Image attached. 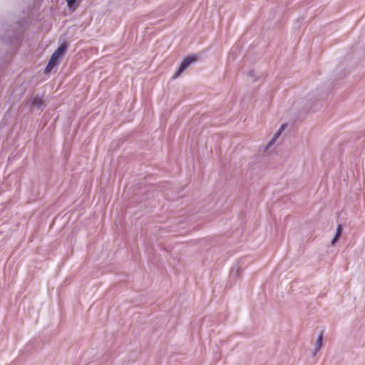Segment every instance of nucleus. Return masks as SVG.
Wrapping results in <instances>:
<instances>
[{
	"mask_svg": "<svg viewBox=\"0 0 365 365\" xmlns=\"http://www.w3.org/2000/svg\"><path fill=\"white\" fill-rule=\"evenodd\" d=\"M197 60L196 57L194 56H188L184 59V61L181 63L178 70L175 71L173 75V78H178L180 74L188 68V66L195 62Z\"/></svg>",
	"mask_w": 365,
	"mask_h": 365,
	"instance_id": "f257e3e1",
	"label": "nucleus"
},
{
	"mask_svg": "<svg viewBox=\"0 0 365 365\" xmlns=\"http://www.w3.org/2000/svg\"><path fill=\"white\" fill-rule=\"evenodd\" d=\"M26 106L32 107L37 109H41L44 107L43 100L41 97H31L25 103Z\"/></svg>",
	"mask_w": 365,
	"mask_h": 365,
	"instance_id": "f03ea898",
	"label": "nucleus"
},
{
	"mask_svg": "<svg viewBox=\"0 0 365 365\" xmlns=\"http://www.w3.org/2000/svg\"><path fill=\"white\" fill-rule=\"evenodd\" d=\"M67 46L65 44H61L52 54L51 63H56L58 60L61 58L66 53Z\"/></svg>",
	"mask_w": 365,
	"mask_h": 365,
	"instance_id": "7ed1b4c3",
	"label": "nucleus"
},
{
	"mask_svg": "<svg viewBox=\"0 0 365 365\" xmlns=\"http://www.w3.org/2000/svg\"><path fill=\"white\" fill-rule=\"evenodd\" d=\"M285 128H286V124H282L280 126L279 130L274 133V135H273L272 138L270 140L269 143L265 147V150H268L276 142V140L279 137V135L283 132V130H284Z\"/></svg>",
	"mask_w": 365,
	"mask_h": 365,
	"instance_id": "20e7f679",
	"label": "nucleus"
},
{
	"mask_svg": "<svg viewBox=\"0 0 365 365\" xmlns=\"http://www.w3.org/2000/svg\"><path fill=\"white\" fill-rule=\"evenodd\" d=\"M322 340H323V334L321 333L317 339V341L314 344V351L313 353V355L314 356L316 353L321 349L322 345Z\"/></svg>",
	"mask_w": 365,
	"mask_h": 365,
	"instance_id": "39448f33",
	"label": "nucleus"
},
{
	"mask_svg": "<svg viewBox=\"0 0 365 365\" xmlns=\"http://www.w3.org/2000/svg\"><path fill=\"white\" fill-rule=\"evenodd\" d=\"M341 232H342V227L341 225H339L337 227L334 237L333 238V240L331 242V244L332 245H334L337 242V240H339V238L340 237V236L341 235Z\"/></svg>",
	"mask_w": 365,
	"mask_h": 365,
	"instance_id": "423d86ee",
	"label": "nucleus"
},
{
	"mask_svg": "<svg viewBox=\"0 0 365 365\" xmlns=\"http://www.w3.org/2000/svg\"><path fill=\"white\" fill-rule=\"evenodd\" d=\"M68 6L70 9H75L77 7L76 0H66Z\"/></svg>",
	"mask_w": 365,
	"mask_h": 365,
	"instance_id": "0eeeda50",
	"label": "nucleus"
},
{
	"mask_svg": "<svg viewBox=\"0 0 365 365\" xmlns=\"http://www.w3.org/2000/svg\"><path fill=\"white\" fill-rule=\"evenodd\" d=\"M56 64V63H51V58L50 59L48 65L46 66V71H50L52 67Z\"/></svg>",
	"mask_w": 365,
	"mask_h": 365,
	"instance_id": "6e6552de",
	"label": "nucleus"
},
{
	"mask_svg": "<svg viewBox=\"0 0 365 365\" xmlns=\"http://www.w3.org/2000/svg\"><path fill=\"white\" fill-rule=\"evenodd\" d=\"M249 76L252 77L254 76V71H250Z\"/></svg>",
	"mask_w": 365,
	"mask_h": 365,
	"instance_id": "1a4fd4ad",
	"label": "nucleus"
}]
</instances>
